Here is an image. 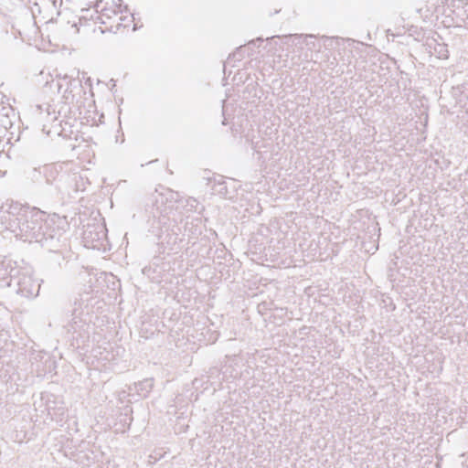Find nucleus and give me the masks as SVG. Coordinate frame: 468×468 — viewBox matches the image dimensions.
<instances>
[{
	"instance_id": "10",
	"label": "nucleus",
	"mask_w": 468,
	"mask_h": 468,
	"mask_svg": "<svg viewBox=\"0 0 468 468\" xmlns=\"http://www.w3.org/2000/svg\"><path fill=\"white\" fill-rule=\"evenodd\" d=\"M462 130H463V132L464 133V134L468 136V119H467V120H466V122L463 124Z\"/></svg>"
},
{
	"instance_id": "8",
	"label": "nucleus",
	"mask_w": 468,
	"mask_h": 468,
	"mask_svg": "<svg viewBox=\"0 0 468 468\" xmlns=\"http://www.w3.org/2000/svg\"><path fill=\"white\" fill-rule=\"evenodd\" d=\"M212 190L218 195L225 196L228 193L226 182L223 180L215 182L212 186Z\"/></svg>"
},
{
	"instance_id": "5",
	"label": "nucleus",
	"mask_w": 468,
	"mask_h": 468,
	"mask_svg": "<svg viewBox=\"0 0 468 468\" xmlns=\"http://www.w3.org/2000/svg\"><path fill=\"white\" fill-rule=\"evenodd\" d=\"M154 387L152 378H145L134 384L135 391L142 397H146Z\"/></svg>"
},
{
	"instance_id": "2",
	"label": "nucleus",
	"mask_w": 468,
	"mask_h": 468,
	"mask_svg": "<svg viewBox=\"0 0 468 468\" xmlns=\"http://www.w3.org/2000/svg\"><path fill=\"white\" fill-rule=\"evenodd\" d=\"M82 299H76L72 310V318L66 324V329L71 335L72 339L76 341L78 346L84 345L90 338V321L83 317L81 309Z\"/></svg>"
},
{
	"instance_id": "6",
	"label": "nucleus",
	"mask_w": 468,
	"mask_h": 468,
	"mask_svg": "<svg viewBox=\"0 0 468 468\" xmlns=\"http://www.w3.org/2000/svg\"><path fill=\"white\" fill-rule=\"evenodd\" d=\"M185 207L187 211L201 213L204 210V207L194 197H188L186 199Z\"/></svg>"
},
{
	"instance_id": "9",
	"label": "nucleus",
	"mask_w": 468,
	"mask_h": 468,
	"mask_svg": "<svg viewBox=\"0 0 468 468\" xmlns=\"http://www.w3.org/2000/svg\"><path fill=\"white\" fill-rule=\"evenodd\" d=\"M118 1L120 3L122 2V0H118ZM118 12H120V13L122 12V10L121 9V4L118 6ZM110 13L116 14L117 11L116 10H111V9H108V8L103 9L101 16H100V19L101 20L102 24H105V21L102 19V17L106 16L107 18H109L110 17Z\"/></svg>"
},
{
	"instance_id": "12",
	"label": "nucleus",
	"mask_w": 468,
	"mask_h": 468,
	"mask_svg": "<svg viewBox=\"0 0 468 468\" xmlns=\"http://www.w3.org/2000/svg\"><path fill=\"white\" fill-rule=\"evenodd\" d=\"M305 37H306V38H307V37L313 38V37H314V35H306V36H305Z\"/></svg>"
},
{
	"instance_id": "11",
	"label": "nucleus",
	"mask_w": 468,
	"mask_h": 468,
	"mask_svg": "<svg viewBox=\"0 0 468 468\" xmlns=\"http://www.w3.org/2000/svg\"><path fill=\"white\" fill-rule=\"evenodd\" d=\"M69 83H70V85H72L73 83H76V84H79V85H80V80H70V81H69Z\"/></svg>"
},
{
	"instance_id": "3",
	"label": "nucleus",
	"mask_w": 468,
	"mask_h": 468,
	"mask_svg": "<svg viewBox=\"0 0 468 468\" xmlns=\"http://www.w3.org/2000/svg\"><path fill=\"white\" fill-rule=\"evenodd\" d=\"M167 201L168 197L165 194L161 193L155 197L156 211L160 217L167 216L174 208L173 204L165 205Z\"/></svg>"
},
{
	"instance_id": "1",
	"label": "nucleus",
	"mask_w": 468,
	"mask_h": 468,
	"mask_svg": "<svg viewBox=\"0 0 468 468\" xmlns=\"http://www.w3.org/2000/svg\"><path fill=\"white\" fill-rule=\"evenodd\" d=\"M0 220L16 237L38 242L50 251L58 250L64 239V230L48 221L44 212L13 200L0 201Z\"/></svg>"
},
{
	"instance_id": "4",
	"label": "nucleus",
	"mask_w": 468,
	"mask_h": 468,
	"mask_svg": "<svg viewBox=\"0 0 468 468\" xmlns=\"http://www.w3.org/2000/svg\"><path fill=\"white\" fill-rule=\"evenodd\" d=\"M200 225V218H192L190 221L187 220L185 224V233L188 238H197L202 233Z\"/></svg>"
},
{
	"instance_id": "7",
	"label": "nucleus",
	"mask_w": 468,
	"mask_h": 468,
	"mask_svg": "<svg viewBox=\"0 0 468 468\" xmlns=\"http://www.w3.org/2000/svg\"><path fill=\"white\" fill-rule=\"evenodd\" d=\"M39 284L37 285L36 288L34 289H27L26 286H25V282H21L19 283V291L21 292V293L25 296H27V297H34V296H37L38 294V292H39Z\"/></svg>"
}]
</instances>
